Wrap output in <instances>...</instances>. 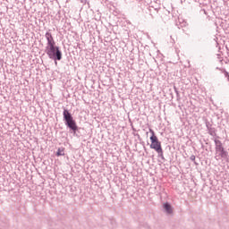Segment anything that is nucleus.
Wrapping results in <instances>:
<instances>
[{"instance_id": "nucleus-1", "label": "nucleus", "mask_w": 229, "mask_h": 229, "mask_svg": "<svg viewBox=\"0 0 229 229\" xmlns=\"http://www.w3.org/2000/svg\"><path fill=\"white\" fill-rule=\"evenodd\" d=\"M46 54L50 58H55L56 60H62V52L60 51L58 47H55V42L47 44Z\"/></svg>"}, {"instance_id": "nucleus-2", "label": "nucleus", "mask_w": 229, "mask_h": 229, "mask_svg": "<svg viewBox=\"0 0 229 229\" xmlns=\"http://www.w3.org/2000/svg\"><path fill=\"white\" fill-rule=\"evenodd\" d=\"M149 131L151 133L150 136V148H153L157 153H158L159 156H163V149H162V143L158 140L157 135L154 132V130L149 129Z\"/></svg>"}, {"instance_id": "nucleus-3", "label": "nucleus", "mask_w": 229, "mask_h": 229, "mask_svg": "<svg viewBox=\"0 0 229 229\" xmlns=\"http://www.w3.org/2000/svg\"><path fill=\"white\" fill-rule=\"evenodd\" d=\"M64 119L66 122V125L71 128L72 131H76L78 130L77 124L72 116L71 113L67 109L64 110Z\"/></svg>"}, {"instance_id": "nucleus-4", "label": "nucleus", "mask_w": 229, "mask_h": 229, "mask_svg": "<svg viewBox=\"0 0 229 229\" xmlns=\"http://www.w3.org/2000/svg\"><path fill=\"white\" fill-rule=\"evenodd\" d=\"M216 143V151L219 154L221 157H225L227 156V153L225 150V148L223 147L221 141L219 140H215Z\"/></svg>"}, {"instance_id": "nucleus-5", "label": "nucleus", "mask_w": 229, "mask_h": 229, "mask_svg": "<svg viewBox=\"0 0 229 229\" xmlns=\"http://www.w3.org/2000/svg\"><path fill=\"white\" fill-rule=\"evenodd\" d=\"M46 38H47V44H52L55 42V38L54 37L52 36V33H50L49 31H47L46 33Z\"/></svg>"}, {"instance_id": "nucleus-6", "label": "nucleus", "mask_w": 229, "mask_h": 229, "mask_svg": "<svg viewBox=\"0 0 229 229\" xmlns=\"http://www.w3.org/2000/svg\"><path fill=\"white\" fill-rule=\"evenodd\" d=\"M163 208L165 209V211L167 212V214H172L173 213V208L172 206L168 203H165L163 205Z\"/></svg>"}, {"instance_id": "nucleus-7", "label": "nucleus", "mask_w": 229, "mask_h": 229, "mask_svg": "<svg viewBox=\"0 0 229 229\" xmlns=\"http://www.w3.org/2000/svg\"><path fill=\"white\" fill-rule=\"evenodd\" d=\"M57 157L64 156V148H59L56 152Z\"/></svg>"}, {"instance_id": "nucleus-8", "label": "nucleus", "mask_w": 229, "mask_h": 229, "mask_svg": "<svg viewBox=\"0 0 229 229\" xmlns=\"http://www.w3.org/2000/svg\"><path fill=\"white\" fill-rule=\"evenodd\" d=\"M225 77H228L229 76L228 72H225Z\"/></svg>"}, {"instance_id": "nucleus-9", "label": "nucleus", "mask_w": 229, "mask_h": 229, "mask_svg": "<svg viewBox=\"0 0 229 229\" xmlns=\"http://www.w3.org/2000/svg\"><path fill=\"white\" fill-rule=\"evenodd\" d=\"M227 78H228V80H229V74H228Z\"/></svg>"}]
</instances>
